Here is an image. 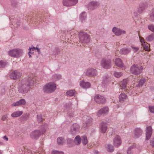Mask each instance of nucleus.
<instances>
[{"label": "nucleus", "instance_id": "13d9d810", "mask_svg": "<svg viewBox=\"0 0 154 154\" xmlns=\"http://www.w3.org/2000/svg\"><path fill=\"white\" fill-rule=\"evenodd\" d=\"M0 154H2V152H1L0 150Z\"/></svg>", "mask_w": 154, "mask_h": 154}, {"label": "nucleus", "instance_id": "412c9836", "mask_svg": "<svg viewBox=\"0 0 154 154\" xmlns=\"http://www.w3.org/2000/svg\"><path fill=\"white\" fill-rule=\"evenodd\" d=\"M115 62L116 65L118 67L122 68L124 67V64L120 58H116L115 60Z\"/></svg>", "mask_w": 154, "mask_h": 154}, {"label": "nucleus", "instance_id": "5fc2aeb1", "mask_svg": "<svg viewBox=\"0 0 154 154\" xmlns=\"http://www.w3.org/2000/svg\"><path fill=\"white\" fill-rule=\"evenodd\" d=\"M39 154H44V151L43 150L42 152L39 153Z\"/></svg>", "mask_w": 154, "mask_h": 154}, {"label": "nucleus", "instance_id": "c756f323", "mask_svg": "<svg viewBox=\"0 0 154 154\" xmlns=\"http://www.w3.org/2000/svg\"><path fill=\"white\" fill-rule=\"evenodd\" d=\"M127 96L125 94H121L119 96V101L122 102L126 99Z\"/></svg>", "mask_w": 154, "mask_h": 154}, {"label": "nucleus", "instance_id": "a19ab883", "mask_svg": "<svg viewBox=\"0 0 154 154\" xmlns=\"http://www.w3.org/2000/svg\"><path fill=\"white\" fill-rule=\"evenodd\" d=\"M145 82V80L144 79H142L140 80L138 85V87H142V85Z\"/></svg>", "mask_w": 154, "mask_h": 154}, {"label": "nucleus", "instance_id": "423d86ee", "mask_svg": "<svg viewBox=\"0 0 154 154\" xmlns=\"http://www.w3.org/2000/svg\"><path fill=\"white\" fill-rule=\"evenodd\" d=\"M79 39L80 41L83 43H87L90 41V37L86 33L81 32L80 33Z\"/></svg>", "mask_w": 154, "mask_h": 154}, {"label": "nucleus", "instance_id": "9b49d317", "mask_svg": "<svg viewBox=\"0 0 154 154\" xmlns=\"http://www.w3.org/2000/svg\"><path fill=\"white\" fill-rule=\"evenodd\" d=\"M113 143L114 146L118 147L122 143L121 139L120 137L118 135L116 136L114 138Z\"/></svg>", "mask_w": 154, "mask_h": 154}, {"label": "nucleus", "instance_id": "6e6552de", "mask_svg": "<svg viewBox=\"0 0 154 154\" xmlns=\"http://www.w3.org/2000/svg\"><path fill=\"white\" fill-rule=\"evenodd\" d=\"M101 66L104 68L108 69L110 67L112 66L111 60H106L103 59L101 63Z\"/></svg>", "mask_w": 154, "mask_h": 154}, {"label": "nucleus", "instance_id": "49530a36", "mask_svg": "<svg viewBox=\"0 0 154 154\" xmlns=\"http://www.w3.org/2000/svg\"><path fill=\"white\" fill-rule=\"evenodd\" d=\"M8 118L7 114L3 115L1 117V120L2 121H5Z\"/></svg>", "mask_w": 154, "mask_h": 154}, {"label": "nucleus", "instance_id": "4c0bfd02", "mask_svg": "<svg viewBox=\"0 0 154 154\" xmlns=\"http://www.w3.org/2000/svg\"><path fill=\"white\" fill-rule=\"evenodd\" d=\"M75 93V92L73 90H70L67 91L66 94L67 95H68L69 96H72L74 95Z\"/></svg>", "mask_w": 154, "mask_h": 154}, {"label": "nucleus", "instance_id": "72a5a7b5", "mask_svg": "<svg viewBox=\"0 0 154 154\" xmlns=\"http://www.w3.org/2000/svg\"><path fill=\"white\" fill-rule=\"evenodd\" d=\"M81 140L82 143L84 145L88 143L87 138L85 136H83L82 137Z\"/></svg>", "mask_w": 154, "mask_h": 154}, {"label": "nucleus", "instance_id": "393cba45", "mask_svg": "<svg viewBox=\"0 0 154 154\" xmlns=\"http://www.w3.org/2000/svg\"><path fill=\"white\" fill-rule=\"evenodd\" d=\"M81 87L83 88H88L90 86V84L88 82H85L84 81L81 82L80 84Z\"/></svg>", "mask_w": 154, "mask_h": 154}, {"label": "nucleus", "instance_id": "2eb2a0df", "mask_svg": "<svg viewBox=\"0 0 154 154\" xmlns=\"http://www.w3.org/2000/svg\"><path fill=\"white\" fill-rule=\"evenodd\" d=\"M109 110L108 107H103L100 109L97 112V115L98 116H100L102 114L106 113Z\"/></svg>", "mask_w": 154, "mask_h": 154}, {"label": "nucleus", "instance_id": "a211bd4d", "mask_svg": "<svg viewBox=\"0 0 154 154\" xmlns=\"http://www.w3.org/2000/svg\"><path fill=\"white\" fill-rule=\"evenodd\" d=\"M127 83V79H125L121 82L120 83V87L121 89H124V91L128 90L126 86V84Z\"/></svg>", "mask_w": 154, "mask_h": 154}, {"label": "nucleus", "instance_id": "ddd939ff", "mask_svg": "<svg viewBox=\"0 0 154 154\" xmlns=\"http://www.w3.org/2000/svg\"><path fill=\"white\" fill-rule=\"evenodd\" d=\"M86 74L89 76H94L97 74L96 70L93 69H89L87 70L86 72Z\"/></svg>", "mask_w": 154, "mask_h": 154}, {"label": "nucleus", "instance_id": "3c124183", "mask_svg": "<svg viewBox=\"0 0 154 154\" xmlns=\"http://www.w3.org/2000/svg\"><path fill=\"white\" fill-rule=\"evenodd\" d=\"M55 75L57 77L58 79H60L61 78V76L60 75H59L56 74Z\"/></svg>", "mask_w": 154, "mask_h": 154}, {"label": "nucleus", "instance_id": "f257e3e1", "mask_svg": "<svg viewBox=\"0 0 154 154\" xmlns=\"http://www.w3.org/2000/svg\"><path fill=\"white\" fill-rule=\"evenodd\" d=\"M35 79L29 78L28 81L26 83L24 82L19 83L17 89L18 92L22 94H24L28 92L31 87L34 85Z\"/></svg>", "mask_w": 154, "mask_h": 154}, {"label": "nucleus", "instance_id": "c03bdc74", "mask_svg": "<svg viewBox=\"0 0 154 154\" xmlns=\"http://www.w3.org/2000/svg\"><path fill=\"white\" fill-rule=\"evenodd\" d=\"M133 147V146H130L128 149L127 151V153L128 154H132V152L131 151V149Z\"/></svg>", "mask_w": 154, "mask_h": 154}, {"label": "nucleus", "instance_id": "5701e85b", "mask_svg": "<svg viewBox=\"0 0 154 154\" xmlns=\"http://www.w3.org/2000/svg\"><path fill=\"white\" fill-rule=\"evenodd\" d=\"M79 125L75 124L72 125L71 128V130L73 133L79 131Z\"/></svg>", "mask_w": 154, "mask_h": 154}, {"label": "nucleus", "instance_id": "7c9ffc66", "mask_svg": "<svg viewBox=\"0 0 154 154\" xmlns=\"http://www.w3.org/2000/svg\"><path fill=\"white\" fill-rule=\"evenodd\" d=\"M106 148L107 150L110 152H112L114 150L113 146L110 144H108L106 146Z\"/></svg>", "mask_w": 154, "mask_h": 154}, {"label": "nucleus", "instance_id": "09e8293b", "mask_svg": "<svg viewBox=\"0 0 154 154\" xmlns=\"http://www.w3.org/2000/svg\"><path fill=\"white\" fill-rule=\"evenodd\" d=\"M67 142L68 143L71 144L72 143L73 140L70 139H67Z\"/></svg>", "mask_w": 154, "mask_h": 154}, {"label": "nucleus", "instance_id": "f8f14e48", "mask_svg": "<svg viewBox=\"0 0 154 154\" xmlns=\"http://www.w3.org/2000/svg\"><path fill=\"white\" fill-rule=\"evenodd\" d=\"M26 103V101L24 99H21L16 102L13 103L11 105V106H17L21 105H24Z\"/></svg>", "mask_w": 154, "mask_h": 154}, {"label": "nucleus", "instance_id": "473e14b6", "mask_svg": "<svg viewBox=\"0 0 154 154\" xmlns=\"http://www.w3.org/2000/svg\"><path fill=\"white\" fill-rule=\"evenodd\" d=\"M81 139L79 136H77L75 139V142L77 145H79L81 143Z\"/></svg>", "mask_w": 154, "mask_h": 154}, {"label": "nucleus", "instance_id": "37998d69", "mask_svg": "<svg viewBox=\"0 0 154 154\" xmlns=\"http://www.w3.org/2000/svg\"><path fill=\"white\" fill-rule=\"evenodd\" d=\"M63 153L62 151H59L57 150H54L51 152V154H63Z\"/></svg>", "mask_w": 154, "mask_h": 154}, {"label": "nucleus", "instance_id": "7ed1b4c3", "mask_svg": "<svg viewBox=\"0 0 154 154\" xmlns=\"http://www.w3.org/2000/svg\"><path fill=\"white\" fill-rule=\"evenodd\" d=\"M23 51L20 49H14L8 52L9 55L11 57L18 58L21 56Z\"/></svg>", "mask_w": 154, "mask_h": 154}, {"label": "nucleus", "instance_id": "a878e982", "mask_svg": "<svg viewBox=\"0 0 154 154\" xmlns=\"http://www.w3.org/2000/svg\"><path fill=\"white\" fill-rule=\"evenodd\" d=\"M107 129V126L105 123H102L100 128V131L103 133H105Z\"/></svg>", "mask_w": 154, "mask_h": 154}, {"label": "nucleus", "instance_id": "864d4df0", "mask_svg": "<svg viewBox=\"0 0 154 154\" xmlns=\"http://www.w3.org/2000/svg\"><path fill=\"white\" fill-rule=\"evenodd\" d=\"M94 153V154H99V152L97 151H95Z\"/></svg>", "mask_w": 154, "mask_h": 154}, {"label": "nucleus", "instance_id": "bb28decb", "mask_svg": "<svg viewBox=\"0 0 154 154\" xmlns=\"http://www.w3.org/2000/svg\"><path fill=\"white\" fill-rule=\"evenodd\" d=\"M23 113V112L21 111H16L13 112L11 116L12 117H17L21 116Z\"/></svg>", "mask_w": 154, "mask_h": 154}, {"label": "nucleus", "instance_id": "c9c22d12", "mask_svg": "<svg viewBox=\"0 0 154 154\" xmlns=\"http://www.w3.org/2000/svg\"><path fill=\"white\" fill-rule=\"evenodd\" d=\"M122 75V73L121 72H115L114 73V76L117 78L120 77Z\"/></svg>", "mask_w": 154, "mask_h": 154}, {"label": "nucleus", "instance_id": "8fccbe9b", "mask_svg": "<svg viewBox=\"0 0 154 154\" xmlns=\"http://www.w3.org/2000/svg\"><path fill=\"white\" fill-rule=\"evenodd\" d=\"M151 145L154 147V139L152 140L151 141Z\"/></svg>", "mask_w": 154, "mask_h": 154}, {"label": "nucleus", "instance_id": "c85d7f7f", "mask_svg": "<svg viewBox=\"0 0 154 154\" xmlns=\"http://www.w3.org/2000/svg\"><path fill=\"white\" fill-rule=\"evenodd\" d=\"M37 50V51L38 53H40V50L39 49L37 48H35L34 47H33L32 48H29V52L28 53L29 55V57H31V55L30 54H32L33 53V52H32L33 51H34V50Z\"/></svg>", "mask_w": 154, "mask_h": 154}, {"label": "nucleus", "instance_id": "603ef678", "mask_svg": "<svg viewBox=\"0 0 154 154\" xmlns=\"http://www.w3.org/2000/svg\"><path fill=\"white\" fill-rule=\"evenodd\" d=\"M3 138L5 140L7 141L8 140V138L6 136H4Z\"/></svg>", "mask_w": 154, "mask_h": 154}, {"label": "nucleus", "instance_id": "ea45409f", "mask_svg": "<svg viewBox=\"0 0 154 154\" xmlns=\"http://www.w3.org/2000/svg\"><path fill=\"white\" fill-rule=\"evenodd\" d=\"M7 64L5 61L1 60L0 61V68L5 67Z\"/></svg>", "mask_w": 154, "mask_h": 154}, {"label": "nucleus", "instance_id": "b1692460", "mask_svg": "<svg viewBox=\"0 0 154 154\" xmlns=\"http://www.w3.org/2000/svg\"><path fill=\"white\" fill-rule=\"evenodd\" d=\"M131 51L129 48H124L120 50V52L122 54H126L129 53Z\"/></svg>", "mask_w": 154, "mask_h": 154}, {"label": "nucleus", "instance_id": "6ab92c4d", "mask_svg": "<svg viewBox=\"0 0 154 154\" xmlns=\"http://www.w3.org/2000/svg\"><path fill=\"white\" fill-rule=\"evenodd\" d=\"M148 7V5L146 3H140L138 8L139 12H141L146 9Z\"/></svg>", "mask_w": 154, "mask_h": 154}, {"label": "nucleus", "instance_id": "bf43d9fd", "mask_svg": "<svg viewBox=\"0 0 154 154\" xmlns=\"http://www.w3.org/2000/svg\"><path fill=\"white\" fill-rule=\"evenodd\" d=\"M127 89H128V88H127ZM128 90H127L126 91H127V90H128Z\"/></svg>", "mask_w": 154, "mask_h": 154}, {"label": "nucleus", "instance_id": "f704fd0d", "mask_svg": "<svg viewBox=\"0 0 154 154\" xmlns=\"http://www.w3.org/2000/svg\"><path fill=\"white\" fill-rule=\"evenodd\" d=\"M44 120V119L41 115H39L37 116V121L38 122H42Z\"/></svg>", "mask_w": 154, "mask_h": 154}, {"label": "nucleus", "instance_id": "4be33fe9", "mask_svg": "<svg viewBox=\"0 0 154 154\" xmlns=\"http://www.w3.org/2000/svg\"><path fill=\"white\" fill-rule=\"evenodd\" d=\"M98 5V3L95 2H91L88 5V8L90 9H94Z\"/></svg>", "mask_w": 154, "mask_h": 154}, {"label": "nucleus", "instance_id": "f03ea898", "mask_svg": "<svg viewBox=\"0 0 154 154\" xmlns=\"http://www.w3.org/2000/svg\"><path fill=\"white\" fill-rule=\"evenodd\" d=\"M56 88V85L54 82H50L47 83L44 86L43 91L45 92L51 93L54 92Z\"/></svg>", "mask_w": 154, "mask_h": 154}, {"label": "nucleus", "instance_id": "58836bf2", "mask_svg": "<svg viewBox=\"0 0 154 154\" xmlns=\"http://www.w3.org/2000/svg\"><path fill=\"white\" fill-rule=\"evenodd\" d=\"M133 51L134 53H136L138 51L139 49V48L138 47H136L134 46H131Z\"/></svg>", "mask_w": 154, "mask_h": 154}, {"label": "nucleus", "instance_id": "e433bc0d", "mask_svg": "<svg viewBox=\"0 0 154 154\" xmlns=\"http://www.w3.org/2000/svg\"><path fill=\"white\" fill-rule=\"evenodd\" d=\"M86 14L85 12H83L80 14V19L82 21L86 18Z\"/></svg>", "mask_w": 154, "mask_h": 154}, {"label": "nucleus", "instance_id": "a18cd8bd", "mask_svg": "<svg viewBox=\"0 0 154 154\" xmlns=\"http://www.w3.org/2000/svg\"><path fill=\"white\" fill-rule=\"evenodd\" d=\"M150 19L151 20H154V10H152V13L150 14Z\"/></svg>", "mask_w": 154, "mask_h": 154}, {"label": "nucleus", "instance_id": "f3484780", "mask_svg": "<svg viewBox=\"0 0 154 154\" xmlns=\"http://www.w3.org/2000/svg\"><path fill=\"white\" fill-rule=\"evenodd\" d=\"M112 31L117 35H119L122 34H124L125 32V31H122L120 29L116 27H114L113 28Z\"/></svg>", "mask_w": 154, "mask_h": 154}, {"label": "nucleus", "instance_id": "0eeeda50", "mask_svg": "<svg viewBox=\"0 0 154 154\" xmlns=\"http://www.w3.org/2000/svg\"><path fill=\"white\" fill-rule=\"evenodd\" d=\"M41 134V131L39 130H35L31 133L30 137L32 139L36 140L40 137Z\"/></svg>", "mask_w": 154, "mask_h": 154}, {"label": "nucleus", "instance_id": "4468645a", "mask_svg": "<svg viewBox=\"0 0 154 154\" xmlns=\"http://www.w3.org/2000/svg\"><path fill=\"white\" fill-rule=\"evenodd\" d=\"M10 76L12 79H16L20 77L21 74L17 71H14L11 73Z\"/></svg>", "mask_w": 154, "mask_h": 154}, {"label": "nucleus", "instance_id": "79ce46f5", "mask_svg": "<svg viewBox=\"0 0 154 154\" xmlns=\"http://www.w3.org/2000/svg\"><path fill=\"white\" fill-rule=\"evenodd\" d=\"M148 29L152 32H154V25L150 24L148 26Z\"/></svg>", "mask_w": 154, "mask_h": 154}, {"label": "nucleus", "instance_id": "de8ad7c7", "mask_svg": "<svg viewBox=\"0 0 154 154\" xmlns=\"http://www.w3.org/2000/svg\"><path fill=\"white\" fill-rule=\"evenodd\" d=\"M149 109L150 112H151L154 113V106H149Z\"/></svg>", "mask_w": 154, "mask_h": 154}, {"label": "nucleus", "instance_id": "6e6d98bb", "mask_svg": "<svg viewBox=\"0 0 154 154\" xmlns=\"http://www.w3.org/2000/svg\"><path fill=\"white\" fill-rule=\"evenodd\" d=\"M25 154H29V153H27V152H25Z\"/></svg>", "mask_w": 154, "mask_h": 154}, {"label": "nucleus", "instance_id": "9d476101", "mask_svg": "<svg viewBox=\"0 0 154 154\" xmlns=\"http://www.w3.org/2000/svg\"><path fill=\"white\" fill-rule=\"evenodd\" d=\"M78 2V0H63V3L65 6H70L74 5Z\"/></svg>", "mask_w": 154, "mask_h": 154}, {"label": "nucleus", "instance_id": "cd10ccee", "mask_svg": "<svg viewBox=\"0 0 154 154\" xmlns=\"http://www.w3.org/2000/svg\"><path fill=\"white\" fill-rule=\"evenodd\" d=\"M146 40L148 42H152L154 41V34L151 33L147 36L146 38Z\"/></svg>", "mask_w": 154, "mask_h": 154}, {"label": "nucleus", "instance_id": "2f4dec72", "mask_svg": "<svg viewBox=\"0 0 154 154\" xmlns=\"http://www.w3.org/2000/svg\"><path fill=\"white\" fill-rule=\"evenodd\" d=\"M57 142L58 144L60 145L63 144L65 142L64 139L62 137H59L57 138Z\"/></svg>", "mask_w": 154, "mask_h": 154}, {"label": "nucleus", "instance_id": "1a4fd4ad", "mask_svg": "<svg viewBox=\"0 0 154 154\" xmlns=\"http://www.w3.org/2000/svg\"><path fill=\"white\" fill-rule=\"evenodd\" d=\"M94 100L95 101L98 103H103L106 101V99L103 96L99 94L95 96Z\"/></svg>", "mask_w": 154, "mask_h": 154}, {"label": "nucleus", "instance_id": "20e7f679", "mask_svg": "<svg viewBox=\"0 0 154 154\" xmlns=\"http://www.w3.org/2000/svg\"><path fill=\"white\" fill-rule=\"evenodd\" d=\"M140 42L141 43V45L143 47V49L146 51H150V45L149 44L146 42L145 40L143 37L139 36Z\"/></svg>", "mask_w": 154, "mask_h": 154}, {"label": "nucleus", "instance_id": "39448f33", "mask_svg": "<svg viewBox=\"0 0 154 154\" xmlns=\"http://www.w3.org/2000/svg\"><path fill=\"white\" fill-rule=\"evenodd\" d=\"M142 71V66L137 65H133L130 68V71L134 74H138Z\"/></svg>", "mask_w": 154, "mask_h": 154}, {"label": "nucleus", "instance_id": "dca6fc26", "mask_svg": "<svg viewBox=\"0 0 154 154\" xmlns=\"http://www.w3.org/2000/svg\"><path fill=\"white\" fill-rule=\"evenodd\" d=\"M152 129L151 126H149L147 128L146 134V140H148L152 134Z\"/></svg>", "mask_w": 154, "mask_h": 154}, {"label": "nucleus", "instance_id": "4d7b16f0", "mask_svg": "<svg viewBox=\"0 0 154 154\" xmlns=\"http://www.w3.org/2000/svg\"><path fill=\"white\" fill-rule=\"evenodd\" d=\"M116 154H121L119 152H117Z\"/></svg>", "mask_w": 154, "mask_h": 154}, {"label": "nucleus", "instance_id": "aec40b11", "mask_svg": "<svg viewBox=\"0 0 154 154\" xmlns=\"http://www.w3.org/2000/svg\"><path fill=\"white\" fill-rule=\"evenodd\" d=\"M142 131L139 128H136L134 131V137L137 138L140 137L142 134Z\"/></svg>", "mask_w": 154, "mask_h": 154}]
</instances>
